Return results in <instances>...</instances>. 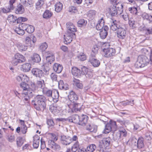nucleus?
Segmentation results:
<instances>
[{"label":"nucleus","instance_id":"b1692460","mask_svg":"<svg viewBox=\"0 0 152 152\" xmlns=\"http://www.w3.org/2000/svg\"><path fill=\"white\" fill-rule=\"evenodd\" d=\"M33 145L35 148H37L39 146L40 141L39 137L37 135L33 137Z\"/></svg>","mask_w":152,"mask_h":152},{"label":"nucleus","instance_id":"680f3d73","mask_svg":"<svg viewBox=\"0 0 152 152\" xmlns=\"http://www.w3.org/2000/svg\"><path fill=\"white\" fill-rule=\"evenodd\" d=\"M17 144L18 146L20 147L23 144L22 138L20 137H18L16 139Z\"/></svg>","mask_w":152,"mask_h":152},{"label":"nucleus","instance_id":"9d476101","mask_svg":"<svg viewBox=\"0 0 152 152\" xmlns=\"http://www.w3.org/2000/svg\"><path fill=\"white\" fill-rule=\"evenodd\" d=\"M45 56L46 60L48 62L51 64L55 60L53 53L51 51H48L46 52Z\"/></svg>","mask_w":152,"mask_h":152},{"label":"nucleus","instance_id":"f8f14e48","mask_svg":"<svg viewBox=\"0 0 152 152\" xmlns=\"http://www.w3.org/2000/svg\"><path fill=\"white\" fill-rule=\"evenodd\" d=\"M60 140L61 143L64 145H69L72 142L71 138L69 136L61 135Z\"/></svg>","mask_w":152,"mask_h":152},{"label":"nucleus","instance_id":"774afa93","mask_svg":"<svg viewBox=\"0 0 152 152\" xmlns=\"http://www.w3.org/2000/svg\"><path fill=\"white\" fill-rule=\"evenodd\" d=\"M69 11L72 13H75L77 12V10L76 7L72 6L69 8Z\"/></svg>","mask_w":152,"mask_h":152},{"label":"nucleus","instance_id":"864d4df0","mask_svg":"<svg viewBox=\"0 0 152 152\" xmlns=\"http://www.w3.org/2000/svg\"><path fill=\"white\" fill-rule=\"evenodd\" d=\"M15 31L17 34L20 35H23L24 34V31L19 27L16 28L15 30Z\"/></svg>","mask_w":152,"mask_h":152},{"label":"nucleus","instance_id":"39448f33","mask_svg":"<svg viewBox=\"0 0 152 152\" xmlns=\"http://www.w3.org/2000/svg\"><path fill=\"white\" fill-rule=\"evenodd\" d=\"M127 134V132L124 129H121L119 130L114 131L112 135H113V139L115 141L121 140L123 137H126Z\"/></svg>","mask_w":152,"mask_h":152},{"label":"nucleus","instance_id":"aec40b11","mask_svg":"<svg viewBox=\"0 0 152 152\" xmlns=\"http://www.w3.org/2000/svg\"><path fill=\"white\" fill-rule=\"evenodd\" d=\"M72 72L73 75L80 77L82 75V72L80 69L75 67L72 68Z\"/></svg>","mask_w":152,"mask_h":152},{"label":"nucleus","instance_id":"58836bf2","mask_svg":"<svg viewBox=\"0 0 152 152\" xmlns=\"http://www.w3.org/2000/svg\"><path fill=\"white\" fill-rule=\"evenodd\" d=\"M142 16L144 19H146L149 21V23L152 21V16L146 13H144L142 15Z\"/></svg>","mask_w":152,"mask_h":152},{"label":"nucleus","instance_id":"8fccbe9b","mask_svg":"<svg viewBox=\"0 0 152 152\" xmlns=\"http://www.w3.org/2000/svg\"><path fill=\"white\" fill-rule=\"evenodd\" d=\"M99 49V48L97 45H94L93 46L92 49V52L94 54L91 53L92 57H94L95 55L97 53Z\"/></svg>","mask_w":152,"mask_h":152},{"label":"nucleus","instance_id":"6e6552de","mask_svg":"<svg viewBox=\"0 0 152 152\" xmlns=\"http://www.w3.org/2000/svg\"><path fill=\"white\" fill-rule=\"evenodd\" d=\"M26 60L25 57L23 55L17 53L15 55L14 58L12 59V63L14 65L16 66L19 63L24 62Z\"/></svg>","mask_w":152,"mask_h":152},{"label":"nucleus","instance_id":"a211bd4d","mask_svg":"<svg viewBox=\"0 0 152 152\" xmlns=\"http://www.w3.org/2000/svg\"><path fill=\"white\" fill-rule=\"evenodd\" d=\"M88 120L87 116L84 115H82L79 116V125L82 126H85Z\"/></svg>","mask_w":152,"mask_h":152},{"label":"nucleus","instance_id":"2eb2a0df","mask_svg":"<svg viewBox=\"0 0 152 152\" xmlns=\"http://www.w3.org/2000/svg\"><path fill=\"white\" fill-rule=\"evenodd\" d=\"M33 75L37 77L41 78L44 76V73L41 69L38 68H33L31 71Z\"/></svg>","mask_w":152,"mask_h":152},{"label":"nucleus","instance_id":"f704fd0d","mask_svg":"<svg viewBox=\"0 0 152 152\" xmlns=\"http://www.w3.org/2000/svg\"><path fill=\"white\" fill-rule=\"evenodd\" d=\"M55 10L57 12H60L63 8V5L60 2L56 3L55 4Z\"/></svg>","mask_w":152,"mask_h":152},{"label":"nucleus","instance_id":"6e6d98bb","mask_svg":"<svg viewBox=\"0 0 152 152\" xmlns=\"http://www.w3.org/2000/svg\"><path fill=\"white\" fill-rule=\"evenodd\" d=\"M37 87H36L35 84L34 83H31L30 84V85L29 86V89L31 91H32L33 92V94H34V91L36 90Z\"/></svg>","mask_w":152,"mask_h":152},{"label":"nucleus","instance_id":"c756f323","mask_svg":"<svg viewBox=\"0 0 152 152\" xmlns=\"http://www.w3.org/2000/svg\"><path fill=\"white\" fill-rule=\"evenodd\" d=\"M111 141V139L110 137H107L103 139L101 141V143L104 145V147H109Z\"/></svg>","mask_w":152,"mask_h":152},{"label":"nucleus","instance_id":"f03ea898","mask_svg":"<svg viewBox=\"0 0 152 152\" xmlns=\"http://www.w3.org/2000/svg\"><path fill=\"white\" fill-rule=\"evenodd\" d=\"M27 82L23 81L20 84V87L23 89V100L25 102L28 103L29 102L30 98L32 97L34 95L33 92L31 91L29 89H28V85L27 84Z\"/></svg>","mask_w":152,"mask_h":152},{"label":"nucleus","instance_id":"423d86ee","mask_svg":"<svg viewBox=\"0 0 152 152\" xmlns=\"http://www.w3.org/2000/svg\"><path fill=\"white\" fill-rule=\"evenodd\" d=\"M30 38L28 37H26L25 39V44L19 43L17 44V47L19 50L20 51H25L28 49V47H32L33 45L31 44Z\"/></svg>","mask_w":152,"mask_h":152},{"label":"nucleus","instance_id":"4be33fe9","mask_svg":"<svg viewBox=\"0 0 152 152\" xmlns=\"http://www.w3.org/2000/svg\"><path fill=\"white\" fill-rule=\"evenodd\" d=\"M59 96V93L58 90L55 89L53 90L51 97H52L54 102H56L58 101Z\"/></svg>","mask_w":152,"mask_h":152},{"label":"nucleus","instance_id":"c03bdc74","mask_svg":"<svg viewBox=\"0 0 152 152\" xmlns=\"http://www.w3.org/2000/svg\"><path fill=\"white\" fill-rule=\"evenodd\" d=\"M80 109V105L75 102L73 103V104L72 111H74L75 112L79 111Z\"/></svg>","mask_w":152,"mask_h":152},{"label":"nucleus","instance_id":"bb28decb","mask_svg":"<svg viewBox=\"0 0 152 152\" xmlns=\"http://www.w3.org/2000/svg\"><path fill=\"white\" fill-rule=\"evenodd\" d=\"M66 25L67 29L70 31L73 32H75L77 31L76 28L72 23L68 22L66 23Z\"/></svg>","mask_w":152,"mask_h":152},{"label":"nucleus","instance_id":"4c0bfd02","mask_svg":"<svg viewBox=\"0 0 152 152\" xmlns=\"http://www.w3.org/2000/svg\"><path fill=\"white\" fill-rule=\"evenodd\" d=\"M53 13L48 10H46L43 14V17L44 18L48 19L52 16Z\"/></svg>","mask_w":152,"mask_h":152},{"label":"nucleus","instance_id":"7ed1b4c3","mask_svg":"<svg viewBox=\"0 0 152 152\" xmlns=\"http://www.w3.org/2000/svg\"><path fill=\"white\" fill-rule=\"evenodd\" d=\"M38 107H36L38 110L43 111L46 108V98L43 95H37L34 98Z\"/></svg>","mask_w":152,"mask_h":152},{"label":"nucleus","instance_id":"de8ad7c7","mask_svg":"<svg viewBox=\"0 0 152 152\" xmlns=\"http://www.w3.org/2000/svg\"><path fill=\"white\" fill-rule=\"evenodd\" d=\"M50 110L52 112L58 113L59 111L56 105H52L50 106Z\"/></svg>","mask_w":152,"mask_h":152},{"label":"nucleus","instance_id":"393cba45","mask_svg":"<svg viewBox=\"0 0 152 152\" xmlns=\"http://www.w3.org/2000/svg\"><path fill=\"white\" fill-rule=\"evenodd\" d=\"M58 88L61 90H66L68 89L69 86L66 84H64L63 80H60L58 82Z\"/></svg>","mask_w":152,"mask_h":152},{"label":"nucleus","instance_id":"0eeeda50","mask_svg":"<svg viewBox=\"0 0 152 152\" xmlns=\"http://www.w3.org/2000/svg\"><path fill=\"white\" fill-rule=\"evenodd\" d=\"M123 7L122 4L118 3V4H116V6H113V7H110L109 9L108 12L110 14L112 17L115 16L118 13H120L116 8L121 9V11L123 12Z\"/></svg>","mask_w":152,"mask_h":152},{"label":"nucleus","instance_id":"dca6fc26","mask_svg":"<svg viewBox=\"0 0 152 152\" xmlns=\"http://www.w3.org/2000/svg\"><path fill=\"white\" fill-rule=\"evenodd\" d=\"M109 30L108 27L106 26H104L103 29H102L99 32L100 38L102 39H105L108 35L107 31Z\"/></svg>","mask_w":152,"mask_h":152},{"label":"nucleus","instance_id":"a878e982","mask_svg":"<svg viewBox=\"0 0 152 152\" xmlns=\"http://www.w3.org/2000/svg\"><path fill=\"white\" fill-rule=\"evenodd\" d=\"M89 61L94 67H98L100 64L99 61L92 58H90Z\"/></svg>","mask_w":152,"mask_h":152},{"label":"nucleus","instance_id":"a19ab883","mask_svg":"<svg viewBox=\"0 0 152 152\" xmlns=\"http://www.w3.org/2000/svg\"><path fill=\"white\" fill-rule=\"evenodd\" d=\"M87 22L86 20L82 19H80L77 22L78 26L79 27H82L86 26Z\"/></svg>","mask_w":152,"mask_h":152},{"label":"nucleus","instance_id":"09e8293b","mask_svg":"<svg viewBox=\"0 0 152 152\" xmlns=\"http://www.w3.org/2000/svg\"><path fill=\"white\" fill-rule=\"evenodd\" d=\"M122 12L119 13L120 17L125 21L129 20V19L128 15L126 13H123Z\"/></svg>","mask_w":152,"mask_h":152},{"label":"nucleus","instance_id":"5fc2aeb1","mask_svg":"<svg viewBox=\"0 0 152 152\" xmlns=\"http://www.w3.org/2000/svg\"><path fill=\"white\" fill-rule=\"evenodd\" d=\"M48 47L47 43L45 42L42 43L39 47V49L42 51H45Z\"/></svg>","mask_w":152,"mask_h":152},{"label":"nucleus","instance_id":"37998d69","mask_svg":"<svg viewBox=\"0 0 152 152\" xmlns=\"http://www.w3.org/2000/svg\"><path fill=\"white\" fill-rule=\"evenodd\" d=\"M17 20V17L12 15H10L7 18V20L10 23H15Z\"/></svg>","mask_w":152,"mask_h":152},{"label":"nucleus","instance_id":"ddd939ff","mask_svg":"<svg viewBox=\"0 0 152 152\" xmlns=\"http://www.w3.org/2000/svg\"><path fill=\"white\" fill-rule=\"evenodd\" d=\"M48 145L50 148L54 151H58L61 149V147L59 145L51 140H48Z\"/></svg>","mask_w":152,"mask_h":152},{"label":"nucleus","instance_id":"ea45409f","mask_svg":"<svg viewBox=\"0 0 152 152\" xmlns=\"http://www.w3.org/2000/svg\"><path fill=\"white\" fill-rule=\"evenodd\" d=\"M96 149V145L94 144H92L88 146L86 151L87 152H93Z\"/></svg>","mask_w":152,"mask_h":152},{"label":"nucleus","instance_id":"e433bc0d","mask_svg":"<svg viewBox=\"0 0 152 152\" xmlns=\"http://www.w3.org/2000/svg\"><path fill=\"white\" fill-rule=\"evenodd\" d=\"M42 91L43 94L45 96L48 97H51L52 95L53 90H49L46 88H45L43 89Z\"/></svg>","mask_w":152,"mask_h":152},{"label":"nucleus","instance_id":"69168bd1","mask_svg":"<svg viewBox=\"0 0 152 152\" xmlns=\"http://www.w3.org/2000/svg\"><path fill=\"white\" fill-rule=\"evenodd\" d=\"M77 57L81 61L85 60L86 58V56L83 53H81Z\"/></svg>","mask_w":152,"mask_h":152},{"label":"nucleus","instance_id":"0e129e2a","mask_svg":"<svg viewBox=\"0 0 152 152\" xmlns=\"http://www.w3.org/2000/svg\"><path fill=\"white\" fill-rule=\"evenodd\" d=\"M44 81L43 80L42 81H38L37 82V84L39 88H42V89L45 88H44Z\"/></svg>","mask_w":152,"mask_h":152},{"label":"nucleus","instance_id":"4468645a","mask_svg":"<svg viewBox=\"0 0 152 152\" xmlns=\"http://www.w3.org/2000/svg\"><path fill=\"white\" fill-rule=\"evenodd\" d=\"M75 35V33L67 32V33L65 35H64V38L65 40L64 43L66 44L70 43L72 41V37L73 35Z\"/></svg>","mask_w":152,"mask_h":152},{"label":"nucleus","instance_id":"79ce46f5","mask_svg":"<svg viewBox=\"0 0 152 152\" xmlns=\"http://www.w3.org/2000/svg\"><path fill=\"white\" fill-rule=\"evenodd\" d=\"M45 0H39L36 4V8L37 10H39L41 7L44 4Z\"/></svg>","mask_w":152,"mask_h":152},{"label":"nucleus","instance_id":"bf43d9fd","mask_svg":"<svg viewBox=\"0 0 152 152\" xmlns=\"http://www.w3.org/2000/svg\"><path fill=\"white\" fill-rule=\"evenodd\" d=\"M50 78L53 81H57V75L55 73H52L50 75Z\"/></svg>","mask_w":152,"mask_h":152},{"label":"nucleus","instance_id":"a18cd8bd","mask_svg":"<svg viewBox=\"0 0 152 152\" xmlns=\"http://www.w3.org/2000/svg\"><path fill=\"white\" fill-rule=\"evenodd\" d=\"M111 131H112L110 124L107 123L105 126V128L104 130V132L105 134L109 133Z\"/></svg>","mask_w":152,"mask_h":152},{"label":"nucleus","instance_id":"603ef678","mask_svg":"<svg viewBox=\"0 0 152 152\" xmlns=\"http://www.w3.org/2000/svg\"><path fill=\"white\" fill-rule=\"evenodd\" d=\"M129 10L130 13L132 14L137 15V10L135 7H132L129 8Z\"/></svg>","mask_w":152,"mask_h":152},{"label":"nucleus","instance_id":"1a4fd4ad","mask_svg":"<svg viewBox=\"0 0 152 152\" xmlns=\"http://www.w3.org/2000/svg\"><path fill=\"white\" fill-rule=\"evenodd\" d=\"M15 0H10L9 1V5L6 8H1L0 10V15H1V12L5 13H8L12 10H13L14 7L13 4L15 2Z\"/></svg>","mask_w":152,"mask_h":152},{"label":"nucleus","instance_id":"2f4dec72","mask_svg":"<svg viewBox=\"0 0 152 152\" xmlns=\"http://www.w3.org/2000/svg\"><path fill=\"white\" fill-rule=\"evenodd\" d=\"M20 1L25 6L31 7L33 6V2L31 0H20Z\"/></svg>","mask_w":152,"mask_h":152},{"label":"nucleus","instance_id":"13d9d810","mask_svg":"<svg viewBox=\"0 0 152 152\" xmlns=\"http://www.w3.org/2000/svg\"><path fill=\"white\" fill-rule=\"evenodd\" d=\"M34 30V26L29 25L27 27L26 31L27 32L29 33H31L33 32Z\"/></svg>","mask_w":152,"mask_h":152},{"label":"nucleus","instance_id":"cd10ccee","mask_svg":"<svg viewBox=\"0 0 152 152\" xmlns=\"http://www.w3.org/2000/svg\"><path fill=\"white\" fill-rule=\"evenodd\" d=\"M86 130L91 132L96 133L97 130V127L95 125H91L88 124L86 126Z\"/></svg>","mask_w":152,"mask_h":152},{"label":"nucleus","instance_id":"72a5a7b5","mask_svg":"<svg viewBox=\"0 0 152 152\" xmlns=\"http://www.w3.org/2000/svg\"><path fill=\"white\" fill-rule=\"evenodd\" d=\"M31 68V65L30 64L26 63L23 64L21 67L22 70L24 72H27L30 70Z\"/></svg>","mask_w":152,"mask_h":152},{"label":"nucleus","instance_id":"473e14b6","mask_svg":"<svg viewBox=\"0 0 152 152\" xmlns=\"http://www.w3.org/2000/svg\"><path fill=\"white\" fill-rule=\"evenodd\" d=\"M24 10L23 6L20 4L18 5L16 8L15 12L17 14H22L24 12Z\"/></svg>","mask_w":152,"mask_h":152},{"label":"nucleus","instance_id":"5701e85b","mask_svg":"<svg viewBox=\"0 0 152 152\" xmlns=\"http://www.w3.org/2000/svg\"><path fill=\"white\" fill-rule=\"evenodd\" d=\"M54 70L58 73L61 72L63 69V66L57 63L54 64L53 66Z\"/></svg>","mask_w":152,"mask_h":152},{"label":"nucleus","instance_id":"c85d7f7f","mask_svg":"<svg viewBox=\"0 0 152 152\" xmlns=\"http://www.w3.org/2000/svg\"><path fill=\"white\" fill-rule=\"evenodd\" d=\"M32 60L36 63H39L41 61V59L39 55L37 53H34L31 57Z\"/></svg>","mask_w":152,"mask_h":152},{"label":"nucleus","instance_id":"7c9ffc66","mask_svg":"<svg viewBox=\"0 0 152 152\" xmlns=\"http://www.w3.org/2000/svg\"><path fill=\"white\" fill-rule=\"evenodd\" d=\"M143 141L144 139L142 137H140L138 140V142L136 147L139 149L143 148L144 146Z\"/></svg>","mask_w":152,"mask_h":152},{"label":"nucleus","instance_id":"9b49d317","mask_svg":"<svg viewBox=\"0 0 152 152\" xmlns=\"http://www.w3.org/2000/svg\"><path fill=\"white\" fill-rule=\"evenodd\" d=\"M104 56L106 57H110L114 56L115 53V50L113 48L104 49Z\"/></svg>","mask_w":152,"mask_h":152},{"label":"nucleus","instance_id":"3c124183","mask_svg":"<svg viewBox=\"0 0 152 152\" xmlns=\"http://www.w3.org/2000/svg\"><path fill=\"white\" fill-rule=\"evenodd\" d=\"M79 147V145L78 142H75L72 146L71 150L73 152H76Z\"/></svg>","mask_w":152,"mask_h":152},{"label":"nucleus","instance_id":"f3484780","mask_svg":"<svg viewBox=\"0 0 152 152\" xmlns=\"http://www.w3.org/2000/svg\"><path fill=\"white\" fill-rule=\"evenodd\" d=\"M68 98L70 101L73 103H75L78 99L77 95L73 91H71L69 92Z\"/></svg>","mask_w":152,"mask_h":152},{"label":"nucleus","instance_id":"49530a36","mask_svg":"<svg viewBox=\"0 0 152 152\" xmlns=\"http://www.w3.org/2000/svg\"><path fill=\"white\" fill-rule=\"evenodd\" d=\"M73 122L78 124L79 125V116L77 115H72Z\"/></svg>","mask_w":152,"mask_h":152},{"label":"nucleus","instance_id":"c9c22d12","mask_svg":"<svg viewBox=\"0 0 152 152\" xmlns=\"http://www.w3.org/2000/svg\"><path fill=\"white\" fill-rule=\"evenodd\" d=\"M73 80L74 84L77 87L80 89H82L83 88V86L79 80L75 78L73 79Z\"/></svg>","mask_w":152,"mask_h":152},{"label":"nucleus","instance_id":"052dcab7","mask_svg":"<svg viewBox=\"0 0 152 152\" xmlns=\"http://www.w3.org/2000/svg\"><path fill=\"white\" fill-rule=\"evenodd\" d=\"M132 144L134 146H136L138 142V140L135 137H133L132 138L131 140Z\"/></svg>","mask_w":152,"mask_h":152},{"label":"nucleus","instance_id":"e2e57ef3","mask_svg":"<svg viewBox=\"0 0 152 152\" xmlns=\"http://www.w3.org/2000/svg\"><path fill=\"white\" fill-rule=\"evenodd\" d=\"M129 20V23L130 26L132 28H135V26L134 20L132 18H130Z\"/></svg>","mask_w":152,"mask_h":152},{"label":"nucleus","instance_id":"20e7f679","mask_svg":"<svg viewBox=\"0 0 152 152\" xmlns=\"http://www.w3.org/2000/svg\"><path fill=\"white\" fill-rule=\"evenodd\" d=\"M148 63L150 64V61L147 57L142 55L138 56L137 61L135 64V66L139 68L144 67Z\"/></svg>","mask_w":152,"mask_h":152},{"label":"nucleus","instance_id":"6ab92c4d","mask_svg":"<svg viewBox=\"0 0 152 152\" xmlns=\"http://www.w3.org/2000/svg\"><path fill=\"white\" fill-rule=\"evenodd\" d=\"M15 79L17 82L20 83L23 81L28 82L29 80L28 77L26 75H20L19 76L16 77Z\"/></svg>","mask_w":152,"mask_h":152},{"label":"nucleus","instance_id":"338daca9","mask_svg":"<svg viewBox=\"0 0 152 152\" xmlns=\"http://www.w3.org/2000/svg\"><path fill=\"white\" fill-rule=\"evenodd\" d=\"M28 26V24L25 23H22L19 26V27L21 28L23 31H26L27 27Z\"/></svg>","mask_w":152,"mask_h":152},{"label":"nucleus","instance_id":"412c9836","mask_svg":"<svg viewBox=\"0 0 152 152\" xmlns=\"http://www.w3.org/2000/svg\"><path fill=\"white\" fill-rule=\"evenodd\" d=\"M104 21L103 18L99 20L98 23L96 26V29L97 30H102L104 28Z\"/></svg>","mask_w":152,"mask_h":152},{"label":"nucleus","instance_id":"4d7b16f0","mask_svg":"<svg viewBox=\"0 0 152 152\" xmlns=\"http://www.w3.org/2000/svg\"><path fill=\"white\" fill-rule=\"evenodd\" d=\"M109 124H110L112 131H114L117 128L116 123L115 121H110Z\"/></svg>","mask_w":152,"mask_h":152},{"label":"nucleus","instance_id":"f257e3e1","mask_svg":"<svg viewBox=\"0 0 152 152\" xmlns=\"http://www.w3.org/2000/svg\"><path fill=\"white\" fill-rule=\"evenodd\" d=\"M110 29L113 31L117 30V37L120 39H123L126 36V28L125 25L121 24L119 21L113 20L110 25Z\"/></svg>","mask_w":152,"mask_h":152}]
</instances>
